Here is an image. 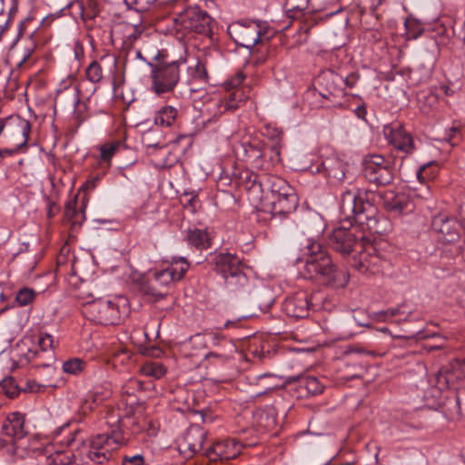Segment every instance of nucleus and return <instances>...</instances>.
Here are the masks:
<instances>
[{
    "label": "nucleus",
    "instance_id": "f257e3e1",
    "mask_svg": "<svg viewBox=\"0 0 465 465\" xmlns=\"http://www.w3.org/2000/svg\"><path fill=\"white\" fill-rule=\"evenodd\" d=\"M375 193L371 190L350 186L342 190L340 195L339 209L344 220L351 224H358L361 232L357 228L339 227L335 228L329 236V244L331 249L339 252L342 257L350 259L359 254L365 242L364 232L370 233L382 234L384 228L380 220L378 209L373 203Z\"/></svg>",
    "mask_w": 465,
    "mask_h": 465
},
{
    "label": "nucleus",
    "instance_id": "f03ea898",
    "mask_svg": "<svg viewBox=\"0 0 465 465\" xmlns=\"http://www.w3.org/2000/svg\"><path fill=\"white\" fill-rule=\"evenodd\" d=\"M104 431L93 436L87 452L89 460L96 465L115 461L116 450L128 443L129 438L124 430L120 410L105 406Z\"/></svg>",
    "mask_w": 465,
    "mask_h": 465
},
{
    "label": "nucleus",
    "instance_id": "7ed1b4c3",
    "mask_svg": "<svg viewBox=\"0 0 465 465\" xmlns=\"http://www.w3.org/2000/svg\"><path fill=\"white\" fill-rule=\"evenodd\" d=\"M301 250L303 257L299 260L304 262V270L310 278L331 288H344L348 284L349 272L337 267L327 248L318 240L307 238Z\"/></svg>",
    "mask_w": 465,
    "mask_h": 465
},
{
    "label": "nucleus",
    "instance_id": "20e7f679",
    "mask_svg": "<svg viewBox=\"0 0 465 465\" xmlns=\"http://www.w3.org/2000/svg\"><path fill=\"white\" fill-rule=\"evenodd\" d=\"M215 272L223 280L226 292L235 298H245L254 288L251 270L236 254L220 252L213 257Z\"/></svg>",
    "mask_w": 465,
    "mask_h": 465
},
{
    "label": "nucleus",
    "instance_id": "39448f33",
    "mask_svg": "<svg viewBox=\"0 0 465 465\" xmlns=\"http://www.w3.org/2000/svg\"><path fill=\"white\" fill-rule=\"evenodd\" d=\"M128 300L124 296L114 299L96 298L83 303V314L90 321L102 325L119 324L122 316L128 312Z\"/></svg>",
    "mask_w": 465,
    "mask_h": 465
},
{
    "label": "nucleus",
    "instance_id": "423d86ee",
    "mask_svg": "<svg viewBox=\"0 0 465 465\" xmlns=\"http://www.w3.org/2000/svg\"><path fill=\"white\" fill-rule=\"evenodd\" d=\"M164 54L157 51L147 62L151 68V90L160 95L172 92L180 81V66L183 64L182 61H163Z\"/></svg>",
    "mask_w": 465,
    "mask_h": 465
},
{
    "label": "nucleus",
    "instance_id": "0eeeda50",
    "mask_svg": "<svg viewBox=\"0 0 465 465\" xmlns=\"http://www.w3.org/2000/svg\"><path fill=\"white\" fill-rule=\"evenodd\" d=\"M227 33L237 45L247 49L264 40L268 41L272 35L266 22L247 19L231 23Z\"/></svg>",
    "mask_w": 465,
    "mask_h": 465
},
{
    "label": "nucleus",
    "instance_id": "6e6552de",
    "mask_svg": "<svg viewBox=\"0 0 465 465\" xmlns=\"http://www.w3.org/2000/svg\"><path fill=\"white\" fill-rule=\"evenodd\" d=\"M190 267L184 257H173L166 267L151 272L150 282L146 287V293L156 300H162L165 292L158 288H168L173 283L181 281Z\"/></svg>",
    "mask_w": 465,
    "mask_h": 465
},
{
    "label": "nucleus",
    "instance_id": "1a4fd4ad",
    "mask_svg": "<svg viewBox=\"0 0 465 465\" xmlns=\"http://www.w3.org/2000/svg\"><path fill=\"white\" fill-rule=\"evenodd\" d=\"M362 174L366 181L376 186H387L395 178L394 162L381 154H367L362 159Z\"/></svg>",
    "mask_w": 465,
    "mask_h": 465
},
{
    "label": "nucleus",
    "instance_id": "9d476101",
    "mask_svg": "<svg viewBox=\"0 0 465 465\" xmlns=\"http://www.w3.org/2000/svg\"><path fill=\"white\" fill-rule=\"evenodd\" d=\"M180 29L203 35L213 41V19L210 15L198 6L188 7L174 18Z\"/></svg>",
    "mask_w": 465,
    "mask_h": 465
},
{
    "label": "nucleus",
    "instance_id": "9b49d317",
    "mask_svg": "<svg viewBox=\"0 0 465 465\" xmlns=\"http://www.w3.org/2000/svg\"><path fill=\"white\" fill-rule=\"evenodd\" d=\"M348 262L361 273H380L390 266V261L386 255L379 252L373 244L366 242L359 254L353 255Z\"/></svg>",
    "mask_w": 465,
    "mask_h": 465
},
{
    "label": "nucleus",
    "instance_id": "f8f14e48",
    "mask_svg": "<svg viewBox=\"0 0 465 465\" xmlns=\"http://www.w3.org/2000/svg\"><path fill=\"white\" fill-rule=\"evenodd\" d=\"M259 443L257 438L241 439L227 438L212 444L203 455L211 461H226L238 457L243 447H253Z\"/></svg>",
    "mask_w": 465,
    "mask_h": 465
},
{
    "label": "nucleus",
    "instance_id": "ddd939ff",
    "mask_svg": "<svg viewBox=\"0 0 465 465\" xmlns=\"http://www.w3.org/2000/svg\"><path fill=\"white\" fill-rule=\"evenodd\" d=\"M247 100L242 90L227 93L223 97L213 98L206 104L204 113L207 114L204 124L216 122L223 114L232 113L240 108Z\"/></svg>",
    "mask_w": 465,
    "mask_h": 465
},
{
    "label": "nucleus",
    "instance_id": "4468645a",
    "mask_svg": "<svg viewBox=\"0 0 465 465\" xmlns=\"http://www.w3.org/2000/svg\"><path fill=\"white\" fill-rule=\"evenodd\" d=\"M311 0H286L284 4L287 16L291 19H302L299 31L309 34L310 30L318 24L319 20L313 17L317 12L316 7L310 6Z\"/></svg>",
    "mask_w": 465,
    "mask_h": 465
},
{
    "label": "nucleus",
    "instance_id": "2eb2a0df",
    "mask_svg": "<svg viewBox=\"0 0 465 465\" xmlns=\"http://www.w3.org/2000/svg\"><path fill=\"white\" fill-rule=\"evenodd\" d=\"M384 138L395 150L410 155L416 150L414 139L401 123L395 122L383 128Z\"/></svg>",
    "mask_w": 465,
    "mask_h": 465
},
{
    "label": "nucleus",
    "instance_id": "dca6fc26",
    "mask_svg": "<svg viewBox=\"0 0 465 465\" xmlns=\"http://www.w3.org/2000/svg\"><path fill=\"white\" fill-rule=\"evenodd\" d=\"M299 205V197L295 189L290 184L289 190H284L274 196L272 202L271 214L272 219H287Z\"/></svg>",
    "mask_w": 465,
    "mask_h": 465
},
{
    "label": "nucleus",
    "instance_id": "f3484780",
    "mask_svg": "<svg viewBox=\"0 0 465 465\" xmlns=\"http://www.w3.org/2000/svg\"><path fill=\"white\" fill-rule=\"evenodd\" d=\"M207 437V431L198 424H192L186 430L182 442L179 444V450L186 459L193 457L202 450L203 442Z\"/></svg>",
    "mask_w": 465,
    "mask_h": 465
},
{
    "label": "nucleus",
    "instance_id": "a211bd4d",
    "mask_svg": "<svg viewBox=\"0 0 465 465\" xmlns=\"http://www.w3.org/2000/svg\"><path fill=\"white\" fill-rule=\"evenodd\" d=\"M54 339L49 333H41L37 344L27 348V359L32 360L36 356L43 355L45 359L36 363L37 366L50 368L55 361Z\"/></svg>",
    "mask_w": 465,
    "mask_h": 465
},
{
    "label": "nucleus",
    "instance_id": "6ab92c4d",
    "mask_svg": "<svg viewBox=\"0 0 465 465\" xmlns=\"http://www.w3.org/2000/svg\"><path fill=\"white\" fill-rule=\"evenodd\" d=\"M284 313L295 319H303L309 316L310 311L313 308L310 295L303 291L298 292L287 297L282 305Z\"/></svg>",
    "mask_w": 465,
    "mask_h": 465
},
{
    "label": "nucleus",
    "instance_id": "aec40b11",
    "mask_svg": "<svg viewBox=\"0 0 465 465\" xmlns=\"http://www.w3.org/2000/svg\"><path fill=\"white\" fill-rule=\"evenodd\" d=\"M381 199L384 209L395 215L411 213L414 208L411 196L404 192L385 191Z\"/></svg>",
    "mask_w": 465,
    "mask_h": 465
},
{
    "label": "nucleus",
    "instance_id": "412c9836",
    "mask_svg": "<svg viewBox=\"0 0 465 465\" xmlns=\"http://www.w3.org/2000/svg\"><path fill=\"white\" fill-rule=\"evenodd\" d=\"M432 228L438 232L439 238L447 243L458 242L463 232V226L459 221L444 216L435 217Z\"/></svg>",
    "mask_w": 465,
    "mask_h": 465
},
{
    "label": "nucleus",
    "instance_id": "4be33fe9",
    "mask_svg": "<svg viewBox=\"0 0 465 465\" xmlns=\"http://www.w3.org/2000/svg\"><path fill=\"white\" fill-rule=\"evenodd\" d=\"M343 76L333 70H326L321 73L316 79L315 91L323 99L331 100L335 93L342 90Z\"/></svg>",
    "mask_w": 465,
    "mask_h": 465
},
{
    "label": "nucleus",
    "instance_id": "5701e85b",
    "mask_svg": "<svg viewBox=\"0 0 465 465\" xmlns=\"http://www.w3.org/2000/svg\"><path fill=\"white\" fill-rule=\"evenodd\" d=\"M112 396V391L108 384L94 385L86 393L83 403L82 411L84 414L94 411L99 406L104 404Z\"/></svg>",
    "mask_w": 465,
    "mask_h": 465
},
{
    "label": "nucleus",
    "instance_id": "b1692460",
    "mask_svg": "<svg viewBox=\"0 0 465 465\" xmlns=\"http://www.w3.org/2000/svg\"><path fill=\"white\" fill-rule=\"evenodd\" d=\"M5 131L11 135H20L19 146H25L29 139L31 125L26 120L0 118V134Z\"/></svg>",
    "mask_w": 465,
    "mask_h": 465
},
{
    "label": "nucleus",
    "instance_id": "393cba45",
    "mask_svg": "<svg viewBox=\"0 0 465 465\" xmlns=\"http://www.w3.org/2000/svg\"><path fill=\"white\" fill-rule=\"evenodd\" d=\"M25 416L20 412L10 413L2 427L4 433L15 440L25 438L27 430L25 427Z\"/></svg>",
    "mask_w": 465,
    "mask_h": 465
},
{
    "label": "nucleus",
    "instance_id": "a878e982",
    "mask_svg": "<svg viewBox=\"0 0 465 465\" xmlns=\"http://www.w3.org/2000/svg\"><path fill=\"white\" fill-rule=\"evenodd\" d=\"M246 161L250 162L255 168L265 167L264 157L268 155L266 145L260 141H252L242 144Z\"/></svg>",
    "mask_w": 465,
    "mask_h": 465
},
{
    "label": "nucleus",
    "instance_id": "bb28decb",
    "mask_svg": "<svg viewBox=\"0 0 465 465\" xmlns=\"http://www.w3.org/2000/svg\"><path fill=\"white\" fill-rule=\"evenodd\" d=\"M289 185L290 183L286 180L278 175L263 174L259 184V191L270 192L274 197L285 189L289 190Z\"/></svg>",
    "mask_w": 465,
    "mask_h": 465
},
{
    "label": "nucleus",
    "instance_id": "cd10ccee",
    "mask_svg": "<svg viewBox=\"0 0 465 465\" xmlns=\"http://www.w3.org/2000/svg\"><path fill=\"white\" fill-rule=\"evenodd\" d=\"M184 240L191 247L197 250H206L211 247V238L206 230L193 228L186 231Z\"/></svg>",
    "mask_w": 465,
    "mask_h": 465
},
{
    "label": "nucleus",
    "instance_id": "c85d7f7f",
    "mask_svg": "<svg viewBox=\"0 0 465 465\" xmlns=\"http://www.w3.org/2000/svg\"><path fill=\"white\" fill-rule=\"evenodd\" d=\"M178 116V110L173 105L162 106L154 115V124L163 127L174 124Z\"/></svg>",
    "mask_w": 465,
    "mask_h": 465
},
{
    "label": "nucleus",
    "instance_id": "c756f323",
    "mask_svg": "<svg viewBox=\"0 0 465 465\" xmlns=\"http://www.w3.org/2000/svg\"><path fill=\"white\" fill-rule=\"evenodd\" d=\"M440 165L436 161H430L419 166L416 177L419 183H430L439 174Z\"/></svg>",
    "mask_w": 465,
    "mask_h": 465
},
{
    "label": "nucleus",
    "instance_id": "7c9ffc66",
    "mask_svg": "<svg viewBox=\"0 0 465 465\" xmlns=\"http://www.w3.org/2000/svg\"><path fill=\"white\" fill-rule=\"evenodd\" d=\"M442 413L449 420L459 419L461 416L460 397L457 393H451L442 403Z\"/></svg>",
    "mask_w": 465,
    "mask_h": 465
},
{
    "label": "nucleus",
    "instance_id": "2f4dec72",
    "mask_svg": "<svg viewBox=\"0 0 465 465\" xmlns=\"http://www.w3.org/2000/svg\"><path fill=\"white\" fill-rule=\"evenodd\" d=\"M145 384L143 381L136 379L130 378L122 387V395L127 397H134V400L130 401V404H137L139 399L136 397V393L145 391Z\"/></svg>",
    "mask_w": 465,
    "mask_h": 465
},
{
    "label": "nucleus",
    "instance_id": "473e14b6",
    "mask_svg": "<svg viewBox=\"0 0 465 465\" xmlns=\"http://www.w3.org/2000/svg\"><path fill=\"white\" fill-rule=\"evenodd\" d=\"M262 175L260 176L249 170H242L239 173L238 178L235 180L237 186H242L247 190H259V184Z\"/></svg>",
    "mask_w": 465,
    "mask_h": 465
},
{
    "label": "nucleus",
    "instance_id": "72a5a7b5",
    "mask_svg": "<svg viewBox=\"0 0 465 465\" xmlns=\"http://www.w3.org/2000/svg\"><path fill=\"white\" fill-rule=\"evenodd\" d=\"M322 166L329 179L341 182L345 178V167L341 161H326L322 163Z\"/></svg>",
    "mask_w": 465,
    "mask_h": 465
},
{
    "label": "nucleus",
    "instance_id": "f704fd0d",
    "mask_svg": "<svg viewBox=\"0 0 465 465\" xmlns=\"http://www.w3.org/2000/svg\"><path fill=\"white\" fill-rule=\"evenodd\" d=\"M37 45L38 44L35 38V30H34L25 38L24 48L21 52L20 61L18 62L19 67L31 58L32 54L35 52Z\"/></svg>",
    "mask_w": 465,
    "mask_h": 465
},
{
    "label": "nucleus",
    "instance_id": "c9c22d12",
    "mask_svg": "<svg viewBox=\"0 0 465 465\" xmlns=\"http://www.w3.org/2000/svg\"><path fill=\"white\" fill-rule=\"evenodd\" d=\"M299 385L302 389L306 390L307 394L311 396L321 394L324 390V385L314 376L302 378L299 381Z\"/></svg>",
    "mask_w": 465,
    "mask_h": 465
},
{
    "label": "nucleus",
    "instance_id": "e433bc0d",
    "mask_svg": "<svg viewBox=\"0 0 465 465\" xmlns=\"http://www.w3.org/2000/svg\"><path fill=\"white\" fill-rule=\"evenodd\" d=\"M140 371L146 377L161 379L166 373L165 366L158 361H147L140 368Z\"/></svg>",
    "mask_w": 465,
    "mask_h": 465
},
{
    "label": "nucleus",
    "instance_id": "4c0bfd02",
    "mask_svg": "<svg viewBox=\"0 0 465 465\" xmlns=\"http://www.w3.org/2000/svg\"><path fill=\"white\" fill-rule=\"evenodd\" d=\"M87 366L88 364L85 361L74 357L65 361L63 363L62 369L67 374L78 376L86 370Z\"/></svg>",
    "mask_w": 465,
    "mask_h": 465
},
{
    "label": "nucleus",
    "instance_id": "58836bf2",
    "mask_svg": "<svg viewBox=\"0 0 465 465\" xmlns=\"http://www.w3.org/2000/svg\"><path fill=\"white\" fill-rule=\"evenodd\" d=\"M3 389L5 391V395L10 399L16 398L21 391L26 392L34 391V388L31 385L30 381L26 382V386L25 388H20L13 378H9L4 381Z\"/></svg>",
    "mask_w": 465,
    "mask_h": 465
},
{
    "label": "nucleus",
    "instance_id": "ea45409f",
    "mask_svg": "<svg viewBox=\"0 0 465 465\" xmlns=\"http://www.w3.org/2000/svg\"><path fill=\"white\" fill-rule=\"evenodd\" d=\"M404 27L407 40H415L424 33V27L416 19H406Z\"/></svg>",
    "mask_w": 465,
    "mask_h": 465
},
{
    "label": "nucleus",
    "instance_id": "a19ab883",
    "mask_svg": "<svg viewBox=\"0 0 465 465\" xmlns=\"http://www.w3.org/2000/svg\"><path fill=\"white\" fill-rule=\"evenodd\" d=\"M277 423V416L273 408H268L259 414V425L266 430L273 429Z\"/></svg>",
    "mask_w": 465,
    "mask_h": 465
},
{
    "label": "nucleus",
    "instance_id": "79ce46f5",
    "mask_svg": "<svg viewBox=\"0 0 465 465\" xmlns=\"http://www.w3.org/2000/svg\"><path fill=\"white\" fill-rule=\"evenodd\" d=\"M86 79L92 84H98L103 79V68L101 64L94 60L92 61L85 69Z\"/></svg>",
    "mask_w": 465,
    "mask_h": 465
},
{
    "label": "nucleus",
    "instance_id": "37998d69",
    "mask_svg": "<svg viewBox=\"0 0 465 465\" xmlns=\"http://www.w3.org/2000/svg\"><path fill=\"white\" fill-rule=\"evenodd\" d=\"M35 295L36 293L33 289L24 287L16 292L15 302L20 306H26L33 302V301L35 298Z\"/></svg>",
    "mask_w": 465,
    "mask_h": 465
},
{
    "label": "nucleus",
    "instance_id": "c03bdc74",
    "mask_svg": "<svg viewBox=\"0 0 465 465\" xmlns=\"http://www.w3.org/2000/svg\"><path fill=\"white\" fill-rule=\"evenodd\" d=\"M420 187H417L413 190L412 196L417 199H420L425 202L432 201L433 193L431 189L430 183H419Z\"/></svg>",
    "mask_w": 465,
    "mask_h": 465
},
{
    "label": "nucleus",
    "instance_id": "a18cd8bd",
    "mask_svg": "<svg viewBox=\"0 0 465 465\" xmlns=\"http://www.w3.org/2000/svg\"><path fill=\"white\" fill-rule=\"evenodd\" d=\"M98 14L99 9L93 0H87L86 3L81 5V15L84 20H93Z\"/></svg>",
    "mask_w": 465,
    "mask_h": 465
},
{
    "label": "nucleus",
    "instance_id": "49530a36",
    "mask_svg": "<svg viewBox=\"0 0 465 465\" xmlns=\"http://www.w3.org/2000/svg\"><path fill=\"white\" fill-rule=\"evenodd\" d=\"M266 150H268V155L264 157L265 160V167L262 168V170H269L276 163L281 161L280 157V149L276 145L267 146Z\"/></svg>",
    "mask_w": 465,
    "mask_h": 465
},
{
    "label": "nucleus",
    "instance_id": "de8ad7c7",
    "mask_svg": "<svg viewBox=\"0 0 465 465\" xmlns=\"http://www.w3.org/2000/svg\"><path fill=\"white\" fill-rule=\"evenodd\" d=\"M120 145L121 143L119 141H114L110 143L103 144L100 148L102 160L109 162L115 153V152L118 150Z\"/></svg>",
    "mask_w": 465,
    "mask_h": 465
},
{
    "label": "nucleus",
    "instance_id": "09e8293b",
    "mask_svg": "<svg viewBox=\"0 0 465 465\" xmlns=\"http://www.w3.org/2000/svg\"><path fill=\"white\" fill-rule=\"evenodd\" d=\"M244 79V74L242 72H238L235 75H233L232 78L228 79L224 83V88L228 91V93L234 92L235 90H242V92H244L242 88H240Z\"/></svg>",
    "mask_w": 465,
    "mask_h": 465
},
{
    "label": "nucleus",
    "instance_id": "8fccbe9b",
    "mask_svg": "<svg viewBox=\"0 0 465 465\" xmlns=\"http://www.w3.org/2000/svg\"><path fill=\"white\" fill-rule=\"evenodd\" d=\"M125 5L137 12L147 11L156 0H124Z\"/></svg>",
    "mask_w": 465,
    "mask_h": 465
},
{
    "label": "nucleus",
    "instance_id": "3c124183",
    "mask_svg": "<svg viewBox=\"0 0 465 465\" xmlns=\"http://www.w3.org/2000/svg\"><path fill=\"white\" fill-rule=\"evenodd\" d=\"M83 207L84 206H82L80 209H78L76 207L75 201L69 202L65 205V210H64L65 219L72 223L73 220L75 219V215H81L83 217Z\"/></svg>",
    "mask_w": 465,
    "mask_h": 465
},
{
    "label": "nucleus",
    "instance_id": "603ef678",
    "mask_svg": "<svg viewBox=\"0 0 465 465\" xmlns=\"http://www.w3.org/2000/svg\"><path fill=\"white\" fill-rule=\"evenodd\" d=\"M193 77L196 80H199L203 83H207L208 80V73L205 67V64L200 60L197 61L193 73Z\"/></svg>",
    "mask_w": 465,
    "mask_h": 465
},
{
    "label": "nucleus",
    "instance_id": "864d4df0",
    "mask_svg": "<svg viewBox=\"0 0 465 465\" xmlns=\"http://www.w3.org/2000/svg\"><path fill=\"white\" fill-rule=\"evenodd\" d=\"M383 0H361V9L363 12L374 14L377 8L381 5Z\"/></svg>",
    "mask_w": 465,
    "mask_h": 465
},
{
    "label": "nucleus",
    "instance_id": "5fc2aeb1",
    "mask_svg": "<svg viewBox=\"0 0 465 465\" xmlns=\"http://www.w3.org/2000/svg\"><path fill=\"white\" fill-rule=\"evenodd\" d=\"M134 50L132 40L130 38L124 39L120 49V55L126 61L133 54Z\"/></svg>",
    "mask_w": 465,
    "mask_h": 465
},
{
    "label": "nucleus",
    "instance_id": "6e6d98bb",
    "mask_svg": "<svg viewBox=\"0 0 465 465\" xmlns=\"http://www.w3.org/2000/svg\"><path fill=\"white\" fill-rule=\"evenodd\" d=\"M103 174L97 173L84 182L82 188L84 191H93L100 183Z\"/></svg>",
    "mask_w": 465,
    "mask_h": 465
},
{
    "label": "nucleus",
    "instance_id": "4d7b16f0",
    "mask_svg": "<svg viewBox=\"0 0 465 465\" xmlns=\"http://www.w3.org/2000/svg\"><path fill=\"white\" fill-rule=\"evenodd\" d=\"M45 357L43 355L36 356L33 358L32 360L27 359V351H21L19 361L21 364H31L35 368H44L43 366H37L36 363L40 361H43Z\"/></svg>",
    "mask_w": 465,
    "mask_h": 465
},
{
    "label": "nucleus",
    "instance_id": "13d9d810",
    "mask_svg": "<svg viewBox=\"0 0 465 465\" xmlns=\"http://www.w3.org/2000/svg\"><path fill=\"white\" fill-rule=\"evenodd\" d=\"M134 462H138L137 465H143L144 463L143 455L142 453H136L134 455H124L122 457V465Z\"/></svg>",
    "mask_w": 465,
    "mask_h": 465
},
{
    "label": "nucleus",
    "instance_id": "bf43d9fd",
    "mask_svg": "<svg viewBox=\"0 0 465 465\" xmlns=\"http://www.w3.org/2000/svg\"><path fill=\"white\" fill-rule=\"evenodd\" d=\"M361 75L358 72H352L346 77H343V85L353 88L359 82Z\"/></svg>",
    "mask_w": 465,
    "mask_h": 465
},
{
    "label": "nucleus",
    "instance_id": "052dcab7",
    "mask_svg": "<svg viewBox=\"0 0 465 465\" xmlns=\"http://www.w3.org/2000/svg\"><path fill=\"white\" fill-rule=\"evenodd\" d=\"M184 196L189 197L186 201V205L195 209V204L198 202V195L194 192H185Z\"/></svg>",
    "mask_w": 465,
    "mask_h": 465
},
{
    "label": "nucleus",
    "instance_id": "680f3d73",
    "mask_svg": "<svg viewBox=\"0 0 465 465\" xmlns=\"http://www.w3.org/2000/svg\"><path fill=\"white\" fill-rule=\"evenodd\" d=\"M23 146H19V143L12 149H0V159L5 156H12L18 153Z\"/></svg>",
    "mask_w": 465,
    "mask_h": 465
},
{
    "label": "nucleus",
    "instance_id": "e2e57ef3",
    "mask_svg": "<svg viewBox=\"0 0 465 465\" xmlns=\"http://www.w3.org/2000/svg\"><path fill=\"white\" fill-rule=\"evenodd\" d=\"M78 432H79V430H74V431L69 432L68 436L64 440H61L60 442L62 444H64L67 447L72 446V444L75 441V437Z\"/></svg>",
    "mask_w": 465,
    "mask_h": 465
},
{
    "label": "nucleus",
    "instance_id": "0e129e2a",
    "mask_svg": "<svg viewBox=\"0 0 465 465\" xmlns=\"http://www.w3.org/2000/svg\"><path fill=\"white\" fill-rule=\"evenodd\" d=\"M354 114L355 115L359 118V119H361V120H366V115H367V109H366V106L364 104H361V105L357 106L355 109H354Z\"/></svg>",
    "mask_w": 465,
    "mask_h": 465
},
{
    "label": "nucleus",
    "instance_id": "69168bd1",
    "mask_svg": "<svg viewBox=\"0 0 465 465\" xmlns=\"http://www.w3.org/2000/svg\"><path fill=\"white\" fill-rule=\"evenodd\" d=\"M459 135H460V129L458 127L453 126L449 130L446 139L449 142H452V141L458 140Z\"/></svg>",
    "mask_w": 465,
    "mask_h": 465
},
{
    "label": "nucleus",
    "instance_id": "338daca9",
    "mask_svg": "<svg viewBox=\"0 0 465 465\" xmlns=\"http://www.w3.org/2000/svg\"><path fill=\"white\" fill-rule=\"evenodd\" d=\"M143 143L148 147H153V148H161L162 147V144L160 142H155V143H153V140H150V137H149V134H144L143 136Z\"/></svg>",
    "mask_w": 465,
    "mask_h": 465
},
{
    "label": "nucleus",
    "instance_id": "774afa93",
    "mask_svg": "<svg viewBox=\"0 0 465 465\" xmlns=\"http://www.w3.org/2000/svg\"><path fill=\"white\" fill-rule=\"evenodd\" d=\"M130 430L132 434L136 435L143 431V425H141L138 421H133V425Z\"/></svg>",
    "mask_w": 465,
    "mask_h": 465
}]
</instances>
